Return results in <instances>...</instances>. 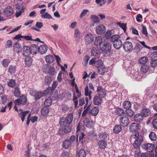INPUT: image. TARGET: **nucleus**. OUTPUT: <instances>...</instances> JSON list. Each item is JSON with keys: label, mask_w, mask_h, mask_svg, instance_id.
I'll use <instances>...</instances> for the list:
<instances>
[{"label": "nucleus", "mask_w": 157, "mask_h": 157, "mask_svg": "<svg viewBox=\"0 0 157 157\" xmlns=\"http://www.w3.org/2000/svg\"><path fill=\"white\" fill-rule=\"evenodd\" d=\"M91 18L94 23H99L100 20L99 18L95 15H92L91 17Z\"/></svg>", "instance_id": "obj_45"}, {"label": "nucleus", "mask_w": 157, "mask_h": 157, "mask_svg": "<svg viewBox=\"0 0 157 157\" xmlns=\"http://www.w3.org/2000/svg\"><path fill=\"white\" fill-rule=\"evenodd\" d=\"M122 130V127L121 126L119 125H115L113 128V131L114 132L116 133H119Z\"/></svg>", "instance_id": "obj_37"}, {"label": "nucleus", "mask_w": 157, "mask_h": 157, "mask_svg": "<svg viewBox=\"0 0 157 157\" xmlns=\"http://www.w3.org/2000/svg\"><path fill=\"white\" fill-rule=\"evenodd\" d=\"M143 119V116L141 114L138 113L136 114L134 117V119L136 122H140Z\"/></svg>", "instance_id": "obj_22"}, {"label": "nucleus", "mask_w": 157, "mask_h": 157, "mask_svg": "<svg viewBox=\"0 0 157 157\" xmlns=\"http://www.w3.org/2000/svg\"><path fill=\"white\" fill-rule=\"evenodd\" d=\"M138 127V125L135 123H132L129 126V129L131 132H133L136 131Z\"/></svg>", "instance_id": "obj_23"}, {"label": "nucleus", "mask_w": 157, "mask_h": 157, "mask_svg": "<svg viewBox=\"0 0 157 157\" xmlns=\"http://www.w3.org/2000/svg\"><path fill=\"white\" fill-rule=\"evenodd\" d=\"M52 104V101L49 98L46 99L44 102V106L46 107L50 106Z\"/></svg>", "instance_id": "obj_49"}, {"label": "nucleus", "mask_w": 157, "mask_h": 157, "mask_svg": "<svg viewBox=\"0 0 157 157\" xmlns=\"http://www.w3.org/2000/svg\"><path fill=\"white\" fill-rule=\"evenodd\" d=\"M10 62V59H5L2 61L1 63L3 67L6 68L8 67Z\"/></svg>", "instance_id": "obj_30"}, {"label": "nucleus", "mask_w": 157, "mask_h": 157, "mask_svg": "<svg viewBox=\"0 0 157 157\" xmlns=\"http://www.w3.org/2000/svg\"><path fill=\"white\" fill-rule=\"evenodd\" d=\"M55 69L53 67H50L48 70L49 71V72H46V73L49 74L51 77L53 76L55 74Z\"/></svg>", "instance_id": "obj_43"}, {"label": "nucleus", "mask_w": 157, "mask_h": 157, "mask_svg": "<svg viewBox=\"0 0 157 157\" xmlns=\"http://www.w3.org/2000/svg\"><path fill=\"white\" fill-rule=\"evenodd\" d=\"M151 112L148 108H143L142 110L141 114L144 117H147L151 115Z\"/></svg>", "instance_id": "obj_15"}, {"label": "nucleus", "mask_w": 157, "mask_h": 157, "mask_svg": "<svg viewBox=\"0 0 157 157\" xmlns=\"http://www.w3.org/2000/svg\"><path fill=\"white\" fill-rule=\"evenodd\" d=\"M29 111H26L24 112H21V119L22 121H24L25 116L29 113Z\"/></svg>", "instance_id": "obj_61"}, {"label": "nucleus", "mask_w": 157, "mask_h": 157, "mask_svg": "<svg viewBox=\"0 0 157 157\" xmlns=\"http://www.w3.org/2000/svg\"><path fill=\"white\" fill-rule=\"evenodd\" d=\"M65 118L67 120V122H68V124H70L73 120V114L72 113H70Z\"/></svg>", "instance_id": "obj_36"}, {"label": "nucleus", "mask_w": 157, "mask_h": 157, "mask_svg": "<svg viewBox=\"0 0 157 157\" xmlns=\"http://www.w3.org/2000/svg\"><path fill=\"white\" fill-rule=\"evenodd\" d=\"M142 148L149 152L151 151L154 148L153 144L149 143L143 144L142 146Z\"/></svg>", "instance_id": "obj_11"}, {"label": "nucleus", "mask_w": 157, "mask_h": 157, "mask_svg": "<svg viewBox=\"0 0 157 157\" xmlns=\"http://www.w3.org/2000/svg\"><path fill=\"white\" fill-rule=\"evenodd\" d=\"M151 60L157 61V52H154L150 55Z\"/></svg>", "instance_id": "obj_54"}, {"label": "nucleus", "mask_w": 157, "mask_h": 157, "mask_svg": "<svg viewBox=\"0 0 157 157\" xmlns=\"http://www.w3.org/2000/svg\"><path fill=\"white\" fill-rule=\"evenodd\" d=\"M59 124L60 126H65L67 124H68V122L65 117H61L59 120Z\"/></svg>", "instance_id": "obj_34"}, {"label": "nucleus", "mask_w": 157, "mask_h": 157, "mask_svg": "<svg viewBox=\"0 0 157 157\" xmlns=\"http://www.w3.org/2000/svg\"><path fill=\"white\" fill-rule=\"evenodd\" d=\"M30 95L33 97L35 100L37 101L40 99L44 96L43 92L41 91H37L34 90H31L29 92Z\"/></svg>", "instance_id": "obj_3"}, {"label": "nucleus", "mask_w": 157, "mask_h": 157, "mask_svg": "<svg viewBox=\"0 0 157 157\" xmlns=\"http://www.w3.org/2000/svg\"><path fill=\"white\" fill-rule=\"evenodd\" d=\"M115 113L118 116H121L124 115V112L122 108H118L115 110Z\"/></svg>", "instance_id": "obj_31"}, {"label": "nucleus", "mask_w": 157, "mask_h": 157, "mask_svg": "<svg viewBox=\"0 0 157 157\" xmlns=\"http://www.w3.org/2000/svg\"><path fill=\"white\" fill-rule=\"evenodd\" d=\"M112 35L111 31L110 30L107 31L105 34V37L106 39L108 40L111 39Z\"/></svg>", "instance_id": "obj_52"}, {"label": "nucleus", "mask_w": 157, "mask_h": 157, "mask_svg": "<svg viewBox=\"0 0 157 157\" xmlns=\"http://www.w3.org/2000/svg\"><path fill=\"white\" fill-rule=\"evenodd\" d=\"M103 42V39L101 36H96L95 39L94 41V44L96 46H100V47L101 46V44Z\"/></svg>", "instance_id": "obj_13"}, {"label": "nucleus", "mask_w": 157, "mask_h": 157, "mask_svg": "<svg viewBox=\"0 0 157 157\" xmlns=\"http://www.w3.org/2000/svg\"><path fill=\"white\" fill-rule=\"evenodd\" d=\"M38 47L35 44H33L30 46V54H32L37 53L38 51Z\"/></svg>", "instance_id": "obj_16"}, {"label": "nucleus", "mask_w": 157, "mask_h": 157, "mask_svg": "<svg viewBox=\"0 0 157 157\" xmlns=\"http://www.w3.org/2000/svg\"><path fill=\"white\" fill-rule=\"evenodd\" d=\"M71 144L69 139H67L65 140L63 142L62 146L64 148L67 149L70 147Z\"/></svg>", "instance_id": "obj_26"}, {"label": "nucleus", "mask_w": 157, "mask_h": 157, "mask_svg": "<svg viewBox=\"0 0 157 157\" xmlns=\"http://www.w3.org/2000/svg\"><path fill=\"white\" fill-rule=\"evenodd\" d=\"M134 132L131 136V137L132 138L136 139L140 136L139 135V132L137 130L134 131Z\"/></svg>", "instance_id": "obj_63"}, {"label": "nucleus", "mask_w": 157, "mask_h": 157, "mask_svg": "<svg viewBox=\"0 0 157 157\" xmlns=\"http://www.w3.org/2000/svg\"><path fill=\"white\" fill-rule=\"evenodd\" d=\"M23 55L24 56H27L30 54V46H25L23 47Z\"/></svg>", "instance_id": "obj_14"}, {"label": "nucleus", "mask_w": 157, "mask_h": 157, "mask_svg": "<svg viewBox=\"0 0 157 157\" xmlns=\"http://www.w3.org/2000/svg\"><path fill=\"white\" fill-rule=\"evenodd\" d=\"M13 10L11 6H8L5 8L4 13L7 17L11 16L13 13Z\"/></svg>", "instance_id": "obj_12"}, {"label": "nucleus", "mask_w": 157, "mask_h": 157, "mask_svg": "<svg viewBox=\"0 0 157 157\" xmlns=\"http://www.w3.org/2000/svg\"><path fill=\"white\" fill-rule=\"evenodd\" d=\"M148 61V58L147 57L143 56L140 58L139 62L140 64H144L146 63Z\"/></svg>", "instance_id": "obj_40"}, {"label": "nucleus", "mask_w": 157, "mask_h": 157, "mask_svg": "<svg viewBox=\"0 0 157 157\" xmlns=\"http://www.w3.org/2000/svg\"><path fill=\"white\" fill-rule=\"evenodd\" d=\"M117 24L122 28L124 32L126 31V24L118 22L117 23Z\"/></svg>", "instance_id": "obj_51"}, {"label": "nucleus", "mask_w": 157, "mask_h": 157, "mask_svg": "<svg viewBox=\"0 0 157 157\" xmlns=\"http://www.w3.org/2000/svg\"><path fill=\"white\" fill-rule=\"evenodd\" d=\"M59 97V93L57 91H55L52 92L50 95V98L52 100H56Z\"/></svg>", "instance_id": "obj_20"}, {"label": "nucleus", "mask_w": 157, "mask_h": 157, "mask_svg": "<svg viewBox=\"0 0 157 157\" xmlns=\"http://www.w3.org/2000/svg\"><path fill=\"white\" fill-rule=\"evenodd\" d=\"M77 152L79 157H85L86 155V152L83 149H81L79 150H78Z\"/></svg>", "instance_id": "obj_35"}, {"label": "nucleus", "mask_w": 157, "mask_h": 157, "mask_svg": "<svg viewBox=\"0 0 157 157\" xmlns=\"http://www.w3.org/2000/svg\"><path fill=\"white\" fill-rule=\"evenodd\" d=\"M95 65L98 68L104 65L103 62L101 59H98L95 62Z\"/></svg>", "instance_id": "obj_42"}, {"label": "nucleus", "mask_w": 157, "mask_h": 157, "mask_svg": "<svg viewBox=\"0 0 157 157\" xmlns=\"http://www.w3.org/2000/svg\"><path fill=\"white\" fill-rule=\"evenodd\" d=\"M84 39L86 44H89L94 40V37L92 34L89 33L85 36Z\"/></svg>", "instance_id": "obj_10"}, {"label": "nucleus", "mask_w": 157, "mask_h": 157, "mask_svg": "<svg viewBox=\"0 0 157 157\" xmlns=\"http://www.w3.org/2000/svg\"><path fill=\"white\" fill-rule=\"evenodd\" d=\"M92 93V91L89 90L88 86H86L85 88V95L86 96H87L89 95H91Z\"/></svg>", "instance_id": "obj_56"}, {"label": "nucleus", "mask_w": 157, "mask_h": 157, "mask_svg": "<svg viewBox=\"0 0 157 157\" xmlns=\"http://www.w3.org/2000/svg\"><path fill=\"white\" fill-rule=\"evenodd\" d=\"M123 46L124 49L126 52H129L132 50V44L130 42L128 41L125 42L123 44Z\"/></svg>", "instance_id": "obj_6"}, {"label": "nucleus", "mask_w": 157, "mask_h": 157, "mask_svg": "<svg viewBox=\"0 0 157 157\" xmlns=\"http://www.w3.org/2000/svg\"><path fill=\"white\" fill-rule=\"evenodd\" d=\"M27 101L26 97L24 96H22L20 97L19 99L15 100L14 103L16 105H24L26 103Z\"/></svg>", "instance_id": "obj_8"}, {"label": "nucleus", "mask_w": 157, "mask_h": 157, "mask_svg": "<svg viewBox=\"0 0 157 157\" xmlns=\"http://www.w3.org/2000/svg\"><path fill=\"white\" fill-rule=\"evenodd\" d=\"M122 45V42L121 40H118L117 42L113 43L114 47L117 49H120Z\"/></svg>", "instance_id": "obj_25"}, {"label": "nucleus", "mask_w": 157, "mask_h": 157, "mask_svg": "<svg viewBox=\"0 0 157 157\" xmlns=\"http://www.w3.org/2000/svg\"><path fill=\"white\" fill-rule=\"evenodd\" d=\"M45 59L47 63H51L54 61V58L52 56L49 55L46 56Z\"/></svg>", "instance_id": "obj_28"}, {"label": "nucleus", "mask_w": 157, "mask_h": 157, "mask_svg": "<svg viewBox=\"0 0 157 157\" xmlns=\"http://www.w3.org/2000/svg\"><path fill=\"white\" fill-rule=\"evenodd\" d=\"M129 75L132 78L137 81L140 80L142 78L141 76L140 75L139 73L137 71L134 70L131 71Z\"/></svg>", "instance_id": "obj_4"}, {"label": "nucleus", "mask_w": 157, "mask_h": 157, "mask_svg": "<svg viewBox=\"0 0 157 157\" xmlns=\"http://www.w3.org/2000/svg\"><path fill=\"white\" fill-rule=\"evenodd\" d=\"M131 102L129 101H125L123 103L124 108L126 109H129L131 106Z\"/></svg>", "instance_id": "obj_39"}, {"label": "nucleus", "mask_w": 157, "mask_h": 157, "mask_svg": "<svg viewBox=\"0 0 157 157\" xmlns=\"http://www.w3.org/2000/svg\"><path fill=\"white\" fill-rule=\"evenodd\" d=\"M101 102V98L98 96H95L93 99L94 104L96 105H100Z\"/></svg>", "instance_id": "obj_19"}, {"label": "nucleus", "mask_w": 157, "mask_h": 157, "mask_svg": "<svg viewBox=\"0 0 157 157\" xmlns=\"http://www.w3.org/2000/svg\"><path fill=\"white\" fill-rule=\"evenodd\" d=\"M98 72L100 75L104 74L107 71V69L104 65L97 68Z\"/></svg>", "instance_id": "obj_21"}, {"label": "nucleus", "mask_w": 157, "mask_h": 157, "mask_svg": "<svg viewBox=\"0 0 157 157\" xmlns=\"http://www.w3.org/2000/svg\"><path fill=\"white\" fill-rule=\"evenodd\" d=\"M84 124L86 127L90 128L92 127L93 124V122L90 121L89 119L86 120L84 121Z\"/></svg>", "instance_id": "obj_41"}, {"label": "nucleus", "mask_w": 157, "mask_h": 157, "mask_svg": "<svg viewBox=\"0 0 157 157\" xmlns=\"http://www.w3.org/2000/svg\"><path fill=\"white\" fill-rule=\"evenodd\" d=\"M69 107L67 105L65 104L63 105L61 107V109L63 112L67 111Z\"/></svg>", "instance_id": "obj_62"}, {"label": "nucleus", "mask_w": 157, "mask_h": 157, "mask_svg": "<svg viewBox=\"0 0 157 157\" xmlns=\"http://www.w3.org/2000/svg\"><path fill=\"white\" fill-rule=\"evenodd\" d=\"M99 112V109L98 107H95L92 109L90 113L92 115L95 116L97 115Z\"/></svg>", "instance_id": "obj_27"}, {"label": "nucleus", "mask_w": 157, "mask_h": 157, "mask_svg": "<svg viewBox=\"0 0 157 157\" xmlns=\"http://www.w3.org/2000/svg\"><path fill=\"white\" fill-rule=\"evenodd\" d=\"M99 148L101 149H104L106 146V143L104 140H100L98 143Z\"/></svg>", "instance_id": "obj_29"}, {"label": "nucleus", "mask_w": 157, "mask_h": 157, "mask_svg": "<svg viewBox=\"0 0 157 157\" xmlns=\"http://www.w3.org/2000/svg\"><path fill=\"white\" fill-rule=\"evenodd\" d=\"M12 103L11 102H9L7 106H5L0 111L1 112L5 113L6 112V109L7 107L9 108V110H10L12 106Z\"/></svg>", "instance_id": "obj_58"}, {"label": "nucleus", "mask_w": 157, "mask_h": 157, "mask_svg": "<svg viewBox=\"0 0 157 157\" xmlns=\"http://www.w3.org/2000/svg\"><path fill=\"white\" fill-rule=\"evenodd\" d=\"M42 18L45 19H51L52 18L51 15L48 14L47 12L45 13L44 14H42L41 16Z\"/></svg>", "instance_id": "obj_57"}, {"label": "nucleus", "mask_w": 157, "mask_h": 157, "mask_svg": "<svg viewBox=\"0 0 157 157\" xmlns=\"http://www.w3.org/2000/svg\"><path fill=\"white\" fill-rule=\"evenodd\" d=\"M100 53L99 50L96 48H93L91 51V54L92 56H97Z\"/></svg>", "instance_id": "obj_38"}, {"label": "nucleus", "mask_w": 157, "mask_h": 157, "mask_svg": "<svg viewBox=\"0 0 157 157\" xmlns=\"http://www.w3.org/2000/svg\"><path fill=\"white\" fill-rule=\"evenodd\" d=\"M106 28L103 24L98 25L96 28V32L98 35L102 34L105 32Z\"/></svg>", "instance_id": "obj_9"}, {"label": "nucleus", "mask_w": 157, "mask_h": 157, "mask_svg": "<svg viewBox=\"0 0 157 157\" xmlns=\"http://www.w3.org/2000/svg\"><path fill=\"white\" fill-rule=\"evenodd\" d=\"M90 59L89 57L88 56H86L84 58L83 62L82 63L83 64L86 66L88 63V61Z\"/></svg>", "instance_id": "obj_60"}, {"label": "nucleus", "mask_w": 157, "mask_h": 157, "mask_svg": "<svg viewBox=\"0 0 157 157\" xmlns=\"http://www.w3.org/2000/svg\"><path fill=\"white\" fill-rule=\"evenodd\" d=\"M111 48V43L109 42H107L104 43L102 45L100 46V48L105 54V56H107L109 54Z\"/></svg>", "instance_id": "obj_2"}, {"label": "nucleus", "mask_w": 157, "mask_h": 157, "mask_svg": "<svg viewBox=\"0 0 157 157\" xmlns=\"http://www.w3.org/2000/svg\"><path fill=\"white\" fill-rule=\"evenodd\" d=\"M82 127V126L80 124H78L77 127V132L78 133L77 136V138L78 139L79 137V141H81L85 136V135L82 132V130L81 128Z\"/></svg>", "instance_id": "obj_7"}, {"label": "nucleus", "mask_w": 157, "mask_h": 157, "mask_svg": "<svg viewBox=\"0 0 157 157\" xmlns=\"http://www.w3.org/2000/svg\"><path fill=\"white\" fill-rule=\"evenodd\" d=\"M119 122L120 125L123 126H127L129 123L128 118L126 116H123L119 118Z\"/></svg>", "instance_id": "obj_5"}, {"label": "nucleus", "mask_w": 157, "mask_h": 157, "mask_svg": "<svg viewBox=\"0 0 157 157\" xmlns=\"http://www.w3.org/2000/svg\"><path fill=\"white\" fill-rule=\"evenodd\" d=\"M120 36L118 35H114L111 36L110 39L111 41L113 42V43L117 42L121 39H119Z\"/></svg>", "instance_id": "obj_32"}, {"label": "nucleus", "mask_w": 157, "mask_h": 157, "mask_svg": "<svg viewBox=\"0 0 157 157\" xmlns=\"http://www.w3.org/2000/svg\"><path fill=\"white\" fill-rule=\"evenodd\" d=\"M108 135L105 132H101L99 135V137L100 139H105L108 136Z\"/></svg>", "instance_id": "obj_50"}, {"label": "nucleus", "mask_w": 157, "mask_h": 157, "mask_svg": "<svg viewBox=\"0 0 157 157\" xmlns=\"http://www.w3.org/2000/svg\"><path fill=\"white\" fill-rule=\"evenodd\" d=\"M13 50L17 53L21 52V45L18 43L16 42L13 46Z\"/></svg>", "instance_id": "obj_18"}, {"label": "nucleus", "mask_w": 157, "mask_h": 157, "mask_svg": "<svg viewBox=\"0 0 157 157\" xmlns=\"http://www.w3.org/2000/svg\"><path fill=\"white\" fill-rule=\"evenodd\" d=\"M126 113L127 115L130 117L133 116L134 114V112L133 111L129 109L126 110Z\"/></svg>", "instance_id": "obj_55"}, {"label": "nucleus", "mask_w": 157, "mask_h": 157, "mask_svg": "<svg viewBox=\"0 0 157 157\" xmlns=\"http://www.w3.org/2000/svg\"><path fill=\"white\" fill-rule=\"evenodd\" d=\"M49 112V109L47 108H44L41 110V113L43 116L47 115Z\"/></svg>", "instance_id": "obj_53"}, {"label": "nucleus", "mask_w": 157, "mask_h": 157, "mask_svg": "<svg viewBox=\"0 0 157 157\" xmlns=\"http://www.w3.org/2000/svg\"><path fill=\"white\" fill-rule=\"evenodd\" d=\"M7 71L8 73L12 75L15 73L16 67L13 65H10L8 67Z\"/></svg>", "instance_id": "obj_24"}, {"label": "nucleus", "mask_w": 157, "mask_h": 157, "mask_svg": "<svg viewBox=\"0 0 157 157\" xmlns=\"http://www.w3.org/2000/svg\"><path fill=\"white\" fill-rule=\"evenodd\" d=\"M150 64L151 67L153 68H155L157 66V61L151 60V61Z\"/></svg>", "instance_id": "obj_64"}, {"label": "nucleus", "mask_w": 157, "mask_h": 157, "mask_svg": "<svg viewBox=\"0 0 157 157\" xmlns=\"http://www.w3.org/2000/svg\"><path fill=\"white\" fill-rule=\"evenodd\" d=\"M149 67L148 66L146 65H144L142 66L140 68L141 71L143 73H146L148 71Z\"/></svg>", "instance_id": "obj_47"}, {"label": "nucleus", "mask_w": 157, "mask_h": 157, "mask_svg": "<svg viewBox=\"0 0 157 157\" xmlns=\"http://www.w3.org/2000/svg\"><path fill=\"white\" fill-rule=\"evenodd\" d=\"M8 85L10 87L13 88L16 85V82L15 80L11 79L8 82Z\"/></svg>", "instance_id": "obj_48"}, {"label": "nucleus", "mask_w": 157, "mask_h": 157, "mask_svg": "<svg viewBox=\"0 0 157 157\" xmlns=\"http://www.w3.org/2000/svg\"><path fill=\"white\" fill-rule=\"evenodd\" d=\"M47 50V47L46 45H40L38 48V51L41 54L45 53Z\"/></svg>", "instance_id": "obj_17"}, {"label": "nucleus", "mask_w": 157, "mask_h": 157, "mask_svg": "<svg viewBox=\"0 0 157 157\" xmlns=\"http://www.w3.org/2000/svg\"><path fill=\"white\" fill-rule=\"evenodd\" d=\"M20 95V92L18 87H16L14 90V96L18 98Z\"/></svg>", "instance_id": "obj_59"}, {"label": "nucleus", "mask_w": 157, "mask_h": 157, "mask_svg": "<svg viewBox=\"0 0 157 157\" xmlns=\"http://www.w3.org/2000/svg\"><path fill=\"white\" fill-rule=\"evenodd\" d=\"M149 136L151 141H155L157 139V136L156 134L153 132H151L150 133Z\"/></svg>", "instance_id": "obj_46"}, {"label": "nucleus", "mask_w": 157, "mask_h": 157, "mask_svg": "<svg viewBox=\"0 0 157 157\" xmlns=\"http://www.w3.org/2000/svg\"><path fill=\"white\" fill-rule=\"evenodd\" d=\"M81 33L78 28H76L75 30L74 37L75 38H80L81 36Z\"/></svg>", "instance_id": "obj_44"}, {"label": "nucleus", "mask_w": 157, "mask_h": 157, "mask_svg": "<svg viewBox=\"0 0 157 157\" xmlns=\"http://www.w3.org/2000/svg\"><path fill=\"white\" fill-rule=\"evenodd\" d=\"M25 63L27 67L30 66L32 63V59L29 56H27L25 60Z\"/></svg>", "instance_id": "obj_33"}, {"label": "nucleus", "mask_w": 157, "mask_h": 157, "mask_svg": "<svg viewBox=\"0 0 157 157\" xmlns=\"http://www.w3.org/2000/svg\"><path fill=\"white\" fill-rule=\"evenodd\" d=\"M143 142V138L141 135H140V136L135 140L133 144V146L134 148L136 149V150L135 151L136 156H139L140 155V146Z\"/></svg>", "instance_id": "obj_1"}]
</instances>
